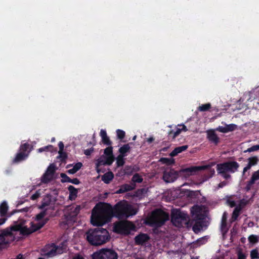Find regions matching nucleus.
I'll use <instances>...</instances> for the list:
<instances>
[{"label": "nucleus", "mask_w": 259, "mask_h": 259, "mask_svg": "<svg viewBox=\"0 0 259 259\" xmlns=\"http://www.w3.org/2000/svg\"><path fill=\"white\" fill-rule=\"evenodd\" d=\"M203 230L202 226L200 224V222H197L193 227V230L196 233H198Z\"/></svg>", "instance_id": "nucleus-32"}, {"label": "nucleus", "mask_w": 259, "mask_h": 259, "mask_svg": "<svg viewBox=\"0 0 259 259\" xmlns=\"http://www.w3.org/2000/svg\"><path fill=\"white\" fill-rule=\"evenodd\" d=\"M207 167V166H193L182 170L180 173L184 177H188L195 174L198 170L204 169Z\"/></svg>", "instance_id": "nucleus-14"}, {"label": "nucleus", "mask_w": 259, "mask_h": 259, "mask_svg": "<svg viewBox=\"0 0 259 259\" xmlns=\"http://www.w3.org/2000/svg\"><path fill=\"white\" fill-rule=\"evenodd\" d=\"M38 259H44V258H42V257H39V258H38Z\"/></svg>", "instance_id": "nucleus-64"}, {"label": "nucleus", "mask_w": 259, "mask_h": 259, "mask_svg": "<svg viewBox=\"0 0 259 259\" xmlns=\"http://www.w3.org/2000/svg\"><path fill=\"white\" fill-rule=\"evenodd\" d=\"M114 175L112 172L105 174L102 177V180L106 184H108L113 179Z\"/></svg>", "instance_id": "nucleus-24"}, {"label": "nucleus", "mask_w": 259, "mask_h": 259, "mask_svg": "<svg viewBox=\"0 0 259 259\" xmlns=\"http://www.w3.org/2000/svg\"><path fill=\"white\" fill-rule=\"evenodd\" d=\"M226 185V182H222V183H221L219 184V187L222 188L223 186H225Z\"/></svg>", "instance_id": "nucleus-58"}, {"label": "nucleus", "mask_w": 259, "mask_h": 259, "mask_svg": "<svg viewBox=\"0 0 259 259\" xmlns=\"http://www.w3.org/2000/svg\"><path fill=\"white\" fill-rule=\"evenodd\" d=\"M87 239L93 245H101L108 242L110 236L107 230L103 228H97L90 230L86 234Z\"/></svg>", "instance_id": "nucleus-3"}, {"label": "nucleus", "mask_w": 259, "mask_h": 259, "mask_svg": "<svg viewBox=\"0 0 259 259\" xmlns=\"http://www.w3.org/2000/svg\"><path fill=\"white\" fill-rule=\"evenodd\" d=\"M51 199L50 195H47L44 198L41 205L39 207V208H44L45 207L49 206L51 204Z\"/></svg>", "instance_id": "nucleus-28"}, {"label": "nucleus", "mask_w": 259, "mask_h": 259, "mask_svg": "<svg viewBox=\"0 0 259 259\" xmlns=\"http://www.w3.org/2000/svg\"><path fill=\"white\" fill-rule=\"evenodd\" d=\"M258 161V158L257 156H253L249 157L248 159V163L247 165L243 168V174L247 171L248 170L250 169V168L255 165L257 164Z\"/></svg>", "instance_id": "nucleus-17"}, {"label": "nucleus", "mask_w": 259, "mask_h": 259, "mask_svg": "<svg viewBox=\"0 0 259 259\" xmlns=\"http://www.w3.org/2000/svg\"><path fill=\"white\" fill-rule=\"evenodd\" d=\"M226 126L228 133L235 130L237 127V125L235 124H226Z\"/></svg>", "instance_id": "nucleus-35"}, {"label": "nucleus", "mask_w": 259, "mask_h": 259, "mask_svg": "<svg viewBox=\"0 0 259 259\" xmlns=\"http://www.w3.org/2000/svg\"><path fill=\"white\" fill-rule=\"evenodd\" d=\"M149 239V237L146 234H140L135 237V240L137 244H143Z\"/></svg>", "instance_id": "nucleus-18"}, {"label": "nucleus", "mask_w": 259, "mask_h": 259, "mask_svg": "<svg viewBox=\"0 0 259 259\" xmlns=\"http://www.w3.org/2000/svg\"><path fill=\"white\" fill-rule=\"evenodd\" d=\"M56 170V166L54 164H51L48 167L46 172L41 177V182L48 183L54 179V173Z\"/></svg>", "instance_id": "nucleus-11"}, {"label": "nucleus", "mask_w": 259, "mask_h": 259, "mask_svg": "<svg viewBox=\"0 0 259 259\" xmlns=\"http://www.w3.org/2000/svg\"><path fill=\"white\" fill-rule=\"evenodd\" d=\"M237 256L238 259H246V255L242 252L240 249H238L237 250Z\"/></svg>", "instance_id": "nucleus-40"}, {"label": "nucleus", "mask_w": 259, "mask_h": 259, "mask_svg": "<svg viewBox=\"0 0 259 259\" xmlns=\"http://www.w3.org/2000/svg\"><path fill=\"white\" fill-rule=\"evenodd\" d=\"M248 240L252 243H256L258 241V237L256 235H250L248 237Z\"/></svg>", "instance_id": "nucleus-38"}, {"label": "nucleus", "mask_w": 259, "mask_h": 259, "mask_svg": "<svg viewBox=\"0 0 259 259\" xmlns=\"http://www.w3.org/2000/svg\"><path fill=\"white\" fill-rule=\"evenodd\" d=\"M61 177L63 179V182H69L70 178L65 174H61Z\"/></svg>", "instance_id": "nucleus-47"}, {"label": "nucleus", "mask_w": 259, "mask_h": 259, "mask_svg": "<svg viewBox=\"0 0 259 259\" xmlns=\"http://www.w3.org/2000/svg\"><path fill=\"white\" fill-rule=\"evenodd\" d=\"M207 135L208 140L215 144L219 142V138L213 130H209L207 131Z\"/></svg>", "instance_id": "nucleus-19"}, {"label": "nucleus", "mask_w": 259, "mask_h": 259, "mask_svg": "<svg viewBox=\"0 0 259 259\" xmlns=\"http://www.w3.org/2000/svg\"><path fill=\"white\" fill-rule=\"evenodd\" d=\"M136 138H137L136 136H134V137L133 138V140H135L136 139Z\"/></svg>", "instance_id": "nucleus-62"}, {"label": "nucleus", "mask_w": 259, "mask_h": 259, "mask_svg": "<svg viewBox=\"0 0 259 259\" xmlns=\"http://www.w3.org/2000/svg\"><path fill=\"white\" fill-rule=\"evenodd\" d=\"M192 216L194 219L199 220L201 219V216L203 215V208L202 206H194L191 210Z\"/></svg>", "instance_id": "nucleus-15"}, {"label": "nucleus", "mask_w": 259, "mask_h": 259, "mask_svg": "<svg viewBox=\"0 0 259 259\" xmlns=\"http://www.w3.org/2000/svg\"><path fill=\"white\" fill-rule=\"evenodd\" d=\"M211 107V105L209 103L203 104L199 106L198 109L201 111H205L208 110Z\"/></svg>", "instance_id": "nucleus-33"}, {"label": "nucleus", "mask_w": 259, "mask_h": 259, "mask_svg": "<svg viewBox=\"0 0 259 259\" xmlns=\"http://www.w3.org/2000/svg\"><path fill=\"white\" fill-rule=\"evenodd\" d=\"M168 219V215L159 209L153 211L147 218L146 223L151 226L159 227Z\"/></svg>", "instance_id": "nucleus-4"}, {"label": "nucleus", "mask_w": 259, "mask_h": 259, "mask_svg": "<svg viewBox=\"0 0 259 259\" xmlns=\"http://www.w3.org/2000/svg\"><path fill=\"white\" fill-rule=\"evenodd\" d=\"M227 218V213L225 212L223 213L222 219V227H225L226 226V221Z\"/></svg>", "instance_id": "nucleus-43"}, {"label": "nucleus", "mask_w": 259, "mask_h": 259, "mask_svg": "<svg viewBox=\"0 0 259 259\" xmlns=\"http://www.w3.org/2000/svg\"><path fill=\"white\" fill-rule=\"evenodd\" d=\"M80 209V207L79 205H73L70 207V210H71V213L69 214L68 218H71L75 217L78 213Z\"/></svg>", "instance_id": "nucleus-22"}, {"label": "nucleus", "mask_w": 259, "mask_h": 259, "mask_svg": "<svg viewBox=\"0 0 259 259\" xmlns=\"http://www.w3.org/2000/svg\"><path fill=\"white\" fill-rule=\"evenodd\" d=\"M55 141V138L54 137L52 138L51 139V142H54Z\"/></svg>", "instance_id": "nucleus-61"}, {"label": "nucleus", "mask_w": 259, "mask_h": 259, "mask_svg": "<svg viewBox=\"0 0 259 259\" xmlns=\"http://www.w3.org/2000/svg\"><path fill=\"white\" fill-rule=\"evenodd\" d=\"M93 259H117V255L115 252L109 249H102L92 255Z\"/></svg>", "instance_id": "nucleus-8"}, {"label": "nucleus", "mask_w": 259, "mask_h": 259, "mask_svg": "<svg viewBox=\"0 0 259 259\" xmlns=\"http://www.w3.org/2000/svg\"><path fill=\"white\" fill-rule=\"evenodd\" d=\"M69 191V198L70 200H74L77 196L78 190L75 188L73 186H69L68 188Z\"/></svg>", "instance_id": "nucleus-23"}, {"label": "nucleus", "mask_w": 259, "mask_h": 259, "mask_svg": "<svg viewBox=\"0 0 259 259\" xmlns=\"http://www.w3.org/2000/svg\"><path fill=\"white\" fill-rule=\"evenodd\" d=\"M113 231L122 235H128L136 231V226L128 221H119L114 224Z\"/></svg>", "instance_id": "nucleus-5"}, {"label": "nucleus", "mask_w": 259, "mask_h": 259, "mask_svg": "<svg viewBox=\"0 0 259 259\" xmlns=\"http://www.w3.org/2000/svg\"><path fill=\"white\" fill-rule=\"evenodd\" d=\"M6 221V219H0V225L4 224Z\"/></svg>", "instance_id": "nucleus-57"}, {"label": "nucleus", "mask_w": 259, "mask_h": 259, "mask_svg": "<svg viewBox=\"0 0 259 259\" xmlns=\"http://www.w3.org/2000/svg\"><path fill=\"white\" fill-rule=\"evenodd\" d=\"M41 192L40 191V190H38L36 192V193L35 194H34L33 195H32L31 197V199L32 200H35L36 199H37L38 197H39L40 196V195H41Z\"/></svg>", "instance_id": "nucleus-46"}, {"label": "nucleus", "mask_w": 259, "mask_h": 259, "mask_svg": "<svg viewBox=\"0 0 259 259\" xmlns=\"http://www.w3.org/2000/svg\"><path fill=\"white\" fill-rule=\"evenodd\" d=\"M74 259H84V258L80 255H77L74 258Z\"/></svg>", "instance_id": "nucleus-59"}, {"label": "nucleus", "mask_w": 259, "mask_h": 259, "mask_svg": "<svg viewBox=\"0 0 259 259\" xmlns=\"http://www.w3.org/2000/svg\"><path fill=\"white\" fill-rule=\"evenodd\" d=\"M31 150L30 146L28 144H22L20 147L19 152L14 159V162H19L25 159L28 157Z\"/></svg>", "instance_id": "nucleus-9"}, {"label": "nucleus", "mask_w": 259, "mask_h": 259, "mask_svg": "<svg viewBox=\"0 0 259 259\" xmlns=\"http://www.w3.org/2000/svg\"><path fill=\"white\" fill-rule=\"evenodd\" d=\"M137 208L126 201L117 203L114 208L106 203L97 204L93 209L91 222L94 226H103L110 221L114 215L119 218H127L135 215Z\"/></svg>", "instance_id": "nucleus-1"}, {"label": "nucleus", "mask_w": 259, "mask_h": 259, "mask_svg": "<svg viewBox=\"0 0 259 259\" xmlns=\"http://www.w3.org/2000/svg\"><path fill=\"white\" fill-rule=\"evenodd\" d=\"M113 162V156H110L104 154L103 155L98 159L96 163V170L98 173L101 170L99 168L100 166L102 165H110Z\"/></svg>", "instance_id": "nucleus-12"}, {"label": "nucleus", "mask_w": 259, "mask_h": 259, "mask_svg": "<svg viewBox=\"0 0 259 259\" xmlns=\"http://www.w3.org/2000/svg\"><path fill=\"white\" fill-rule=\"evenodd\" d=\"M100 135L102 139V142L107 145H110L111 142L109 138L107 136L106 131L105 130L102 129L100 131Z\"/></svg>", "instance_id": "nucleus-20"}, {"label": "nucleus", "mask_w": 259, "mask_h": 259, "mask_svg": "<svg viewBox=\"0 0 259 259\" xmlns=\"http://www.w3.org/2000/svg\"><path fill=\"white\" fill-rule=\"evenodd\" d=\"M31 208V207H26L23 208L22 210L25 211H28Z\"/></svg>", "instance_id": "nucleus-60"}, {"label": "nucleus", "mask_w": 259, "mask_h": 259, "mask_svg": "<svg viewBox=\"0 0 259 259\" xmlns=\"http://www.w3.org/2000/svg\"><path fill=\"white\" fill-rule=\"evenodd\" d=\"M104 154H107L110 156L113 155V148L112 147H108L104 150Z\"/></svg>", "instance_id": "nucleus-41"}, {"label": "nucleus", "mask_w": 259, "mask_h": 259, "mask_svg": "<svg viewBox=\"0 0 259 259\" xmlns=\"http://www.w3.org/2000/svg\"><path fill=\"white\" fill-rule=\"evenodd\" d=\"M45 212L42 211L38 214L32 222L26 221L17 223L15 225L10 228L9 233L14 235L13 232L19 231L22 234H29L32 233L41 228L46 223L44 218L45 216Z\"/></svg>", "instance_id": "nucleus-2"}, {"label": "nucleus", "mask_w": 259, "mask_h": 259, "mask_svg": "<svg viewBox=\"0 0 259 259\" xmlns=\"http://www.w3.org/2000/svg\"><path fill=\"white\" fill-rule=\"evenodd\" d=\"M258 252L256 250H253L250 252V256L252 259L257 258Z\"/></svg>", "instance_id": "nucleus-45"}, {"label": "nucleus", "mask_w": 259, "mask_h": 259, "mask_svg": "<svg viewBox=\"0 0 259 259\" xmlns=\"http://www.w3.org/2000/svg\"><path fill=\"white\" fill-rule=\"evenodd\" d=\"M53 149V147L52 145H49L42 148H40L37 150L38 152L41 153L44 151H47V150H50L52 151Z\"/></svg>", "instance_id": "nucleus-36"}, {"label": "nucleus", "mask_w": 259, "mask_h": 259, "mask_svg": "<svg viewBox=\"0 0 259 259\" xmlns=\"http://www.w3.org/2000/svg\"><path fill=\"white\" fill-rule=\"evenodd\" d=\"M131 147L130 144H125L121 146L119 149V155H122L123 156L127 155V153L130 151Z\"/></svg>", "instance_id": "nucleus-25"}, {"label": "nucleus", "mask_w": 259, "mask_h": 259, "mask_svg": "<svg viewBox=\"0 0 259 259\" xmlns=\"http://www.w3.org/2000/svg\"><path fill=\"white\" fill-rule=\"evenodd\" d=\"M258 180H259V169L253 172L251 179L248 182L247 185L248 189H249L250 187Z\"/></svg>", "instance_id": "nucleus-21"}, {"label": "nucleus", "mask_w": 259, "mask_h": 259, "mask_svg": "<svg viewBox=\"0 0 259 259\" xmlns=\"http://www.w3.org/2000/svg\"><path fill=\"white\" fill-rule=\"evenodd\" d=\"M188 148V146L186 145L182 146L181 147H177L175 148L171 153L170 156H175L178 154L179 153H181L182 152L186 150Z\"/></svg>", "instance_id": "nucleus-26"}, {"label": "nucleus", "mask_w": 259, "mask_h": 259, "mask_svg": "<svg viewBox=\"0 0 259 259\" xmlns=\"http://www.w3.org/2000/svg\"><path fill=\"white\" fill-rule=\"evenodd\" d=\"M127 191V189H126L125 188L124 189V188H123V186H122L120 189L119 190H118L116 192V193L117 194H119V193H123V192H125Z\"/></svg>", "instance_id": "nucleus-50"}, {"label": "nucleus", "mask_w": 259, "mask_h": 259, "mask_svg": "<svg viewBox=\"0 0 259 259\" xmlns=\"http://www.w3.org/2000/svg\"><path fill=\"white\" fill-rule=\"evenodd\" d=\"M178 177V173L174 169H167L164 171L163 179L167 183L175 181Z\"/></svg>", "instance_id": "nucleus-13"}, {"label": "nucleus", "mask_w": 259, "mask_h": 259, "mask_svg": "<svg viewBox=\"0 0 259 259\" xmlns=\"http://www.w3.org/2000/svg\"><path fill=\"white\" fill-rule=\"evenodd\" d=\"M239 164L236 161H230L222 164H219L217 166V170L219 174H221L224 178L228 179L230 177L228 172L233 173L237 170Z\"/></svg>", "instance_id": "nucleus-6"}, {"label": "nucleus", "mask_w": 259, "mask_h": 259, "mask_svg": "<svg viewBox=\"0 0 259 259\" xmlns=\"http://www.w3.org/2000/svg\"><path fill=\"white\" fill-rule=\"evenodd\" d=\"M216 130L223 133H228L226 125L225 126H219L216 128Z\"/></svg>", "instance_id": "nucleus-44"}, {"label": "nucleus", "mask_w": 259, "mask_h": 259, "mask_svg": "<svg viewBox=\"0 0 259 259\" xmlns=\"http://www.w3.org/2000/svg\"><path fill=\"white\" fill-rule=\"evenodd\" d=\"M240 210V208H239L238 207H237L235 208V209L233 212L232 218L231 219V222H234L237 219L239 215Z\"/></svg>", "instance_id": "nucleus-31"}, {"label": "nucleus", "mask_w": 259, "mask_h": 259, "mask_svg": "<svg viewBox=\"0 0 259 259\" xmlns=\"http://www.w3.org/2000/svg\"><path fill=\"white\" fill-rule=\"evenodd\" d=\"M59 147V156H62V155H65V154L63 153V150L64 148V144L62 142H60L58 144Z\"/></svg>", "instance_id": "nucleus-42"}, {"label": "nucleus", "mask_w": 259, "mask_h": 259, "mask_svg": "<svg viewBox=\"0 0 259 259\" xmlns=\"http://www.w3.org/2000/svg\"><path fill=\"white\" fill-rule=\"evenodd\" d=\"M116 134L117 138L120 140H122L124 138L125 133L124 131L118 129L116 130Z\"/></svg>", "instance_id": "nucleus-34"}, {"label": "nucleus", "mask_w": 259, "mask_h": 259, "mask_svg": "<svg viewBox=\"0 0 259 259\" xmlns=\"http://www.w3.org/2000/svg\"><path fill=\"white\" fill-rule=\"evenodd\" d=\"M67 249L66 242H64L61 246H56L54 244L46 246L41 254L47 257H52L56 255L61 254Z\"/></svg>", "instance_id": "nucleus-7"}, {"label": "nucleus", "mask_w": 259, "mask_h": 259, "mask_svg": "<svg viewBox=\"0 0 259 259\" xmlns=\"http://www.w3.org/2000/svg\"><path fill=\"white\" fill-rule=\"evenodd\" d=\"M154 140V139L153 137H149L147 139V142L149 143H151L152 142H153Z\"/></svg>", "instance_id": "nucleus-54"}, {"label": "nucleus", "mask_w": 259, "mask_h": 259, "mask_svg": "<svg viewBox=\"0 0 259 259\" xmlns=\"http://www.w3.org/2000/svg\"><path fill=\"white\" fill-rule=\"evenodd\" d=\"M69 182H70V183L75 184V185H78L80 183L79 180L76 178L73 179H70Z\"/></svg>", "instance_id": "nucleus-49"}, {"label": "nucleus", "mask_w": 259, "mask_h": 259, "mask_svg": "<svg viewBox=\"0 0 259 259\" xmlns=\"http://www.w3.org/2000/svg\"><path fill=\"white\" fill-rule=\"evenodd\" d=\"M93 151V150H91V149H90V150H85L84 151V153L86 155H90V154Z\"/></svg>", "instance_id": "nucleus-55"}, {"label": "nucleus", "mask_w": 259, "mask_h": 259, "mask_svg": "<svg viewBox=\"0 0 259 259\" xmlns=\"http://www.w3.org/2000/svg\"><path fill=\"white\" fill-rule=\"evenodd\" d=\"M206 241V239L205 238H202L197 240L196 243L201 245L205 243Z\"/></svg>", "instance_id": "nucleus-48"}, {"label": "nucleus", "mask_w": 259, "mask_h": 259, "mask_svg": "<svg viewBox=\"0 0 259 259\" xmlns=\"http://www.w3.org/2000/svg\"><path fill=\"white\" fill-rule=\"evenodd\" d=\"M122 155H119L116 158V164L117 166H121L125 163V159Z\"/></svg>", "instance_id": "nucleus-30"}, {"label": "nucleus", "mask_w": 259, "mask_h": 259, "mask_svg": "<svg viewBox=\"0 0 259 259\" xmlns=\"http://www.w3.org/2000/svg\"><path fill=\"white\" fill-rule=\"evenodd\" d=\"M160 160L163 162L165 163H169L170 162V160H169L167 158H161Z\"/></svg>", "instance_id": "nucleus-53"}, {"label": "nucleus", "mask_w": 259, "mask_h": 259, "mask_svg": "<svg viewBox=\"0 0 259 259\" xmlns=\"http://www.w3.org/2000/svg\"><path fill=\"white\" fill-rule=\"evenodd\" d=\"M8 209V205L6 202L4 201L0 205V214L3 216L4 215Z\"/></svg>", "instance_id": "nucleus-29"}, {"label": "nucleus", "mask_w": 259, "mask_h": 259, "mask_svg": "<svg viewBox=\"0 0 259 259\" xmlns=\"http://www.w3.org/2000/svg\"><path fill=\"white\" fill-rule=\"evenodd\" d=\"M259 150V145H254L250 148H248L244 152H251Z\"/></svg>", "instance_id": "nucleus-37"}, {"label": "nucleus", "mask_w": 259, "mask_h": 259, "mask_svg": "<svg viewBox=\"0 0 259 259\" xmlns=\"http://www.w3.org/2000/svg\"><path fill=\"white\" fill-rule=\"evenodd\" d=\"M227 203L228 205L231 207H234L235 205V202L232 200H228Z\"/></svg>", "instance_id": "nucleus-52"}, {"label": "nucleus", "mask_w": 259, "mask_h": 259, "mask_svg": "<svg viewBox=\"0 0 259 259\" xmlns=\"http://www.w3.org/2000/svg\"><path fill=\"white\" fill-rule=\"evenodd\" d=\"M186 217V214L184 213H182L179 210L174 209L172 210L171 222L177 227H180L182 225Z\"/></svg>", "instance_id": "nucleus-10"}, {"label": "nucleus", "mask_w": 259, "mask_h": 259, "mask_svg": "<svg viewBox=\"0 0 259 259\" xmlns=\"http://www.w3.org/2000/svg\"><path fill=\"white\" fill-rule=\"evenodd\" d=\"M132 181L134 182L140 183L142 181V179L140 175L136 174L133 176Z\"/></svg>", "instance_id": "nucleus-39"}, {"label": "nucleus", "mask_w": 259, "mask_h": 259, "mask_svg": "<svg viewBox=\"0 0 259 259\" xmlns=\"http://www.w3.org/2000/svg\"><path fill=\"white\" fill-rule=\"evenodd\" d=\"M188 129L187 127L183 124H178L177 127L176 131L172 132V131L169 132V136L172 139H174L177 136L180 135L182 132H186Z\"/></svg>", "instance_id": "nucleus-16"}, {"label": "nucleus", "mask_w": 259, "mask_h": 259, "mask_svg": "<svg viewBox=\"0 0 259 259\" xmlns=\"http://www.w3.org/2000/svg\"><path fill=\"white\" fill-rule=\"evenodd\" d=\"M127 191V189H126L125 188L124 189V188H123V186H122L120 189L119 190H118L116 192V193L117 194H119V193H123V192H125Z\"/></svg>", "instance_id": "nucleus-51"}, {"label": "nucleus", "mask_w": 259, "mask_h": 259, "mask_svg": "<svg viewBox=\"0 0 259 259\" xmlns=\"http://www.w3.org/2000/svg\"><path fill=\"white\" fill-rule=\"evenodd\" d=\"M82 166L81 162H78L75 164L72 168H70L68 170L67 172L69 174H74Z\"/></svg>", "instance_id": "nucleus-27"}, {"label": "nucleus", "mask_w": 259, "mask_h": 259, "mask_svg": "<svg viewBox=\"0 0 259 259\" xmlns=\"http://www.w3.org/2000/svg\"><path fill=\"white\" fill-rule=\"evenodd\" d=\"M191 259H198V257H193V258H192Z\"/></svg>", "instance_id": "nucleus-63"}, {"label": "nucleus", "mask_w": 259, "mask_h": 259, "mask_svg": "<svg viewBox=\"0 0 259 259\" xmlns=\"http://www.w3.org/2000/svg\"><path fill=\"white\" fill-rule=\"evenodd\" d=\"M123 188H124V189L125 188L126 189H127V191L132 189L131 187L128 185H123Z\"/></svg>", "instance_id": "nucleus-56"}]
</instances>
